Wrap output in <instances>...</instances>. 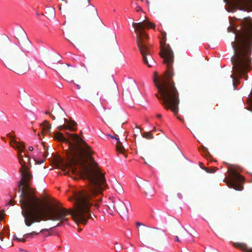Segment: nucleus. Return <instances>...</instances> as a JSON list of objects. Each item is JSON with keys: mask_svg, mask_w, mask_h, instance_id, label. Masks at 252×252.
Listing matches in <instances>:
<instances>
[{"mask_svg": "<svg viewBox=\"0 0 252 252\" xmlns=\"http://www.w3.org/2000/svg\"><path fill=\"white\" fill-rule=\"evenodd\" d=\"M144 187V193L145 195L153 196L154 195V189L153 186L148 182H146L143 185Z\"/></svg>", "mask_w": 252, "mask_h": 252, "instance_id": "18", "label": "nucleus"}, {"mask_svg": "<svg viewBox=\"0 0 252 252\" xmlns=\"http://www.w3.org/2000/svg\"><path fill=\"white\" fill-rule=\"evenodd\" d=\"M155 129H156V127H154L153 129V130H155Z\"/></svg>", "mask_w": 252, "mask_h": 252, "instance_id": "55", "label": "nucleus"}, {"mask_svg": "<svg viewBox=\"0 0 252 252\" xmlns=\"http://www.w3.org/2000/svg\"><path fill=\"white\" fill-rule=\"evenodd\" d=\"M229 176L227 179L224 182L227 185L236 190L241 191L243 189L244 178L241 176L238 172L233 168L228 169Z\"/></svg>", "mask_w": 252, "mask_h": 252, "instance_id": "7", "label": "nucleus"}, {"mask_svg": "<svg viewBox=\"0 0 252 252\" xmlns=\"http://www.w3.org/2000/svg\"><path fill=\"white\" fill-rule=\"evenodd\" d=\"M24 150H25V149ZM33 150V147L31 146L29 148V150L28 151H27L26 152H25V151H24L22 153V155L23 156V158L24 157V156L26 157V158H30V156H31V155L30 154V152H32Z\"/></svg>", "mask_w": 252, "mask_h": 252, "instance_id": "23", "label": "nucleus"}, {"mask_svg": "<svg viewBox=\"0 0 252 252\" xmlns=\"http://www.w3.org/2000/svg\"><path fill=\"white\" fill-rule=\"evenodd\" d=\"M57 68L64 75H69L74 69L73 67L69 66L68 64H62Z\"/></svg>", "mask_w": 252, "mask_h": 252, "instance_id": "16", "label": "nucleus"}, {"mask_svg": "<svg viewBox=\"0 0 252 252\" xmlns=\"http://www.w3.org/2000/svg\"><path fill=\"white\" fill-rule=\"evenodd\" d=\"M162 37L160 40V56L163 59V62L166 65V71L163 76L158 77L157 72L154 74V82L158 90L155 95L161 101V104L165 109L171 110L175 115L179 112L180 103L179 94L172 80L174 75L172 64L174 62L173 52L168 44H166V34L161 33Z\"/></svg>", "mask_w": 252, "mask_h": 252, "instance_id": "3", "label": "nucleus"}, {"mask_svg": "<svg viewBox=\"0 0 252 252\" xmlns=\"http://www.w3.org/2000/svg\"><path fill=\"white\" fill-rule=\"evenodd\" d=\"M11 133H15V132H14V131H12L11 132Z\"/></svg>", "mask_w": 252, "mask_h": 252, "instance_id": "52", "label": "nucleus"}, {"mask_svg": "<svg viewBox=\"0 0 252 252\" xmlns=\"http://www.w3.org/2000/svg\"><path fill=\"white\" fill-rule=\"evenodd\" d=\"M157 117L158 118H160L161 117V114H158L157 115Z\"/></svg>", "mask_w": 252, "mask_h": 252, "instance_id": "46", "label": "nucleus"}, {"mask_svg": "<svg viewBox=\"0 0 252 252\" xmlns=\"http://www.w3.org/2000/svg\"><path fill=\"white\" fill-rule=\"evenodd\" d=\"M142 135L144 138H145L148 139H153L154 137L151 131L143 132L142 133Z\"/></svg>", "mask_w": 252, "mask_h": 252, "instance_id": "25", "label": "nucleus"}, {"mask_svg": "<svg viewBox=\"0 0 252 252\" xmlns=\"http://www.w3.org/2000/svg\"><path fill=\"white\" fill-rule=\"evenodd\" d=\"M177 119H179L180 121L182 122H184V120L181 119L180 117H179V116L177 117Z\"/></svg>", "mask_w": 252, "mask_h": 252, "instance_id": "43", "label": "nucleus"}, {"mask_svg": "<svg viewBox=\"0 0 252 252\" xmlns=\"http://www.w3.org/2000/svg\"><path fill=\"white\" fill-rule=\"evenodd\" d=\"M15 200H13V199H11L9 202V204L10 205H13L14 204H15Z\"/></svg>", "mask_w": 252, "mask_h": 252, "instance_id": "35", "label": "nucleus"}, {"mask_svg": "<svg viewBox=\"0 0 252 252\" xmlns=\"http://www.w3.org/2000/svg\"><path fill=\"white\" fill-rule=\"evenodd\" d=\"M155 129H156V127H154L153 129V130H155Z\"/></svg>", "mask_w": 252, "mask_h": 252, "instance_id": "56", "label": "nucleus"}, {"mask_svg": "<svg viewBox=\"0 0 252 252\" xmlns=\"http://www.w3.org/2000/svg\"><path fill=\"white\" fill-rule=\"evenodd\" d=\"M233 247L237 249H239L243 252H252V248L249 247L246 243H236L230 242Z\"/></svg>", "mask_w": 252, "mask_h": 252, "instance_id": "15", "label": "nucleus"}, {"mask_svg": "<svg viewBox=\"0 0 252 252\" xmlns=\"http://www.w3.org/2000/svg\"><path fill=\"white\" fill-rule=\"evenodd\" d=\"M57 128L59 130H62L63 129H67V127H66V125H65V124H63V125H61L60 126H59L57 127Z\"/></svg>", "mask_w": 252, "mask_h": 252, "instance_id": "30", "label": "nucleus"}, {"mask_svg": "<svg viewBox=\"0 0 252 252\" xmlns=\"http://www.w3.org/2000/svg\"><path fill=\"white\" fill-rule=\"evenodd\" d=\"M132 26L135 30L136 43L142 56L143 61L149 67H151L155 62L152 56L151 46L148 42L149 36L144 30L145 28H154L155 26L152 23L144 20L137 23L133 22Z\"/></svg>", "mask_w": 252, "mask_h": 252, "instance_id": "6", "label": "nucleus"}, {"mask_svg": "<svg viewBox=\"0 0 252 252\" xmlns=\"http://www.w3.org/2000/svg\"><path fill=\"white\" fill-rule=\"evenodd\" d=\"M202 151L203 153L205 154V156L207 157L208 155H210V153L208 151V150L207 148H206L204 147H203Z\"/></svg>", "mask_w": 252, "mask_h": 252, "instance_id": "31", "label": "nucleus"}, {"mask_svg": "<svg viewBox=\"0 0 252 252\" xmlns=\"http://www.w3.org/2000/svg\"><path fill=\"white\" fill-rule=\"evenodd\" d=\"M239 9L246 11H252V0H233Z\"/></svg>", "mask_w": 252, "mask_h": 252, "instance_id": "11", "label": "nucleus"}, {"mask_svg": "<svg viewBox=\"0 0 252 252\" xmlns=\"http://www.w3.org/2000/svg\"><path fill=\"white\" fill-rule=\"evenodd\" d=\"M174 153V154L173 155V156L178 157L179 158L185 157L177 145H175Z\"/></svg>", "mask_w": 252, "mask_h": 252, "instance_id": "21", "label": "nucleus"}, {"mask_svg": "<svg viewBox=\"0 0 252 252\" xmlns=\"http://www.w3.org/2000/svg\"><path fill=\"white\" fill-rule=\"evenodd\" d=\"M49 231V229H41L40 231V233H43L45 231Z\"/></svg>", "mask_w": 252, "mask_h": 252, "instance_id": "38", "label": "nucleus"}, {"mask_svg": "<svg viewBox=\"0 0 252 252\" xmlns=\"http://www.w3.org/2000/svg\"><path fill=\"white\" fill-rule=\"evenodd\" d=\"M4 215V210H0V220H2L3 219Z\"/></svg>", "mask_w": 252, "mask_h": 252, "instance_id": "32", "label": "nucleus"}, {"mask_svg": "<svg viewBox=\"0 0 252 252\" xmlns=\"http://www.w3.org/2000/svg\"><path fill=\"white\" fill-rule=\"evenodd\" d=\"M136 128H137L138 129H140V132H141V129H140V127L138 126H136Z\"/></svg>", "mask_w": 252, "mask_h": 252, "instance_id": "47", "label": "nucleus"}, {"mask_svg": "<svg viewBox=\"0 0 252 252\" xmlns=\"http://www.w3.org/2000/svg\"><path fill=\"white\" fill-rule=\"evenodd\" d=\"M38 233L35 232V231H32L31 233H27L25 235H24V237L26 238H28L31 236H33L35 235H37Z\"/></svg>", "mask_w": 252, "mask_h": 252, "instance_id": "28", "label": "nucleus"}, {"mask_svg": "<svg viewBox=\"0 0 252 252\" xmlns=\"http://www.w3.org/2000/svg\"><path fill=\"white\" fill-rule=\"evenodd\" d=\"M131 235H132V234L131 232H130V236H131Z\"/></svg>", "mask_w": 252, "mask_h": 252, "instance_id": "53", "label": "nucleus"}, {"mask_svg": "<svg viewBox=\"0 0 252 252\" xmlns=\"http://www.w3.org/2000/svg\"><path fill=\"white\" fill-rule=\"evenodd\" d=\"M115 249L117 252H119L122 250V246L121 244H119L117 243L115 244Z\"/></svg>", "mask_w": 252, "mask_h": 252, "instance_id": "29", "label": "nucleus"}, {"mask_svg": "<svg viewBox=\"0 0 252 252\" xmlns=\"http://www.w3.org/2000/svg\"><path fill=\"white\" fill-rule=\"evenodd\" d=\"M81 6L82 9H84L85 12L88 16L90 23L94 24L101 22V20L97 14L96 9L93 5L90 3V0H86L81 3Z\"/></svg>", "mask_w": 252, "mask_h": 252, "instance_id": "8", "label": "nucleus"}, {"mask_svg": "<svg viewBox=\"0 0 252 252\" xmlns=\"http://www.w3.org/2000/svg\"><path fill=\"white\" fill-rule=\"evenodd\" d=\"M50 158H61V157H60V156H57L56 157L55 156H54V157H53V153H52Z\"/></svg>", "mask_w": 252, "mask_h": 252, "instance_id": "41", "label": "nucleus"}, {"mask_svg": "<svg viewBox=\"0 0 252 252\" xmlns=\"http://www.w3.org/2000/svg\"><path fill=\"white\" fill-rule=\"evenodd\" d=\"M32 161L35 162V164H41L45 161V158H32Z\"/></svg>", "mask_w": 252, "mask_h": 252, "instance_id": "26", "label": "nucleus"}, {"mask_svg": "<svg viewBox=\"0 0 252 252\" xmlns=\"http://www.w3.org/2000/svg\"><path fill=\"white\" fill-rule=\"evenodd\" d=\"M64 123H66L67 129L72 131H75L76 128L75 126H77V123L74 120L68 121L67 119H63Z\"/></svg>", "mask_w": 252, "mask_h": 252, "instance_id": "19", "label": "nucleus"}, {"mask_svg": "<svg viewBox=\"0 0 252 252\" xmlns=\"http://www.w3.org/2000/svg\"><path fill=\"white\" fill-rule=\"evenodd\" d=\"M108 136H110L111 138L116 139L117 141V145L116 146V149L117 152L119 153L118 156H120L121 157L124 156L125 158H126L128 156V155L126 154V153L122 144L120 142L119 139L116 137H115V136H113L112 135H108Z\"/></svg>", "mask_w": 252, "mask_h": 252, "instance_id": "14", "label": "nucleus"}, {"mask_svg": "<svg viewBox=\"0 0 252 252\" xmlns=\"http://www.w3.org/2000/svg\"><path fill=\"white\" fill-rule=\"evenodd\" d=\"M56 114L57 116L60 117H64L66 115L65 112L60 107L57 109Z\"/></svg>", "mask_w": 252, "mask_h": 252, "instance_id": "22", "label": "nucleus"}, {"mask_svg": "<svg viewBox=\"0 0 252 252\" xmlns=\"http://www.w3.org/2000/svg\"><path fill=\"white\" fill-rule=\"evenodd\" d=\"M175 241L177 242H180V243L182 242L179 239L178 236H176Z\"/></svg>", "mask_w": 252, "mask_h": 252, "instance_id": "39", "label": "nucleus"}, {"mask_svg": "<svg viewBox=\"0 0 252 252\" xmlns=\"http://www.w3.org/2000/svg\"><path fill=\"white\" fill-rule=\"evenodd\" d=\"M36 15H37V16H38L39 15V14L38 13H37V14H36Z\"/></svg>", "mask_w": 252, "mask_h": 252, "instance_id": "54", "label": "nucleus"}, {"mask_svg": "<svg viewBox=\"0 0 252 252\" xmlns=\"http://www.w3.org/2000/svg\"><path fill=\"white\" fill-rule=\"evenodd\" d=\"M204 169L208 173L210 172V171L209 170V169L207 167L204 168Z\"/></svg>", "mask_w": 252, "mask_h": 252, "instance_id": "42", "label": "nucleus"}, {"mask_svg": "<svg viewBox=\"0 0 252 252\" xmlns=\"http://www.w3.org/2000/svg\"><path fill=\"white\" fill-rule=\"evenodd\" d=\"M114 188L115 190L119 193L122 192L123 191V189L122 186L118 183H116L114 184Z\"/></svg>", "mask_w": 252, "mask_h": 252, "instance_id": "24", "label": "nucleus"}, {"mask_svg": "<svg viewBox=\"0 0 252 252\" xmlns=\"http://www.w3.org/2000/svg\"><path fill=\"white\" fill-rule=\"evenodd\" d=\"M113 208L116 210L121 216H126L127 213V209L124 203L120 200L114 202Z\"/></svg>", "mask_w": 252, "mask_h": 252, "instance_id": "12", "label": "nucleus"}, {"mask_svg": "<svg viewBox=\"0 0 252 252\" xmlns=\"http://www.w3.org/2000/svg\"><path fill=\"white\" fill-rule=\"evenodd\" d=\"M1 139H2L3 140L5 141V138H4V137H1Z\"/></svg>", "mask_w": 252, "mask_h": 252, "instance_id": "49", "label": "nucleus"}, {"mask_svg": "<svg viewBox=\"0 0 252 252\" xmlns=\"http://www.w3.org/2000/svg\"><path fill=\"white\" fill-rule=\"evenodd\" d=\"M136 225L137 226H144L143 227L141 228V232L143 237L145 238H149L152 240H155L160 234L161 231L157 228H152L146 226L144 224L139 222H137Z\"/></svg>", "mask_w": 252, "mask_h": 252, "instance_id": "9", "label": "nucleus"}, {"mask_svg": "<svg viewBox=\"0 0 252 252\" xmlns=\"http://www.w3.org/2000/svg\"><path fill=\"white\" fill-rule=\"evenodd\" d=\"M182 252H189L188 250H184Z\"/></svg>", "mask_w": 252, "mask_h": 252, "instance_id": "48", "label": "nucleus"}, {"mask_svg": "<svg viewBox=\"0 0 252 252\" xmlns=\"http://www.w3.org/2000/svg\"><path fill=\"white\" fill-rule=\"evenodd\" d=\"M4 237L3 234L0 233V241H1L2 243L4 241Z\"/></svg>", "mask_w": 252, "mask_h": 252, "instance_id": "36", "label": "nucleus"}, {"mask_svg": "<svg viewBox=\"0 0 252 252\" xmlns=\"http://www.w3.org/2000/svg\"><path fill=\"white\" fill-rule=\"evenodd\" d=\"M144 163L148 165L151 166L153 164H154L155 162L152 160L151 158H147V160H144Z\"/></svg>", "mask_w": 252, "mask_h": 252, "instance_id": "27", "label": "nucleus"}, {"mask_svg": "<svg viewBox=\"0 0 252 252\" xmlns=\"http://www.w3.org/2000/svg\"><path fill=\"white\" fill-rule=\"evenodd\" d=\"M45 113L47 115H49V116L51 114L49 111H46Z\"/></svg>", "mask_w": 252, "mask_h": 252, "instance_id": "45", "label": "nucleus"}, {"mask_svg": "<svg viewBox=\"0 0 252 252\" xmlns=\"http://www.w3.org/2000/svg\"><path fill=\"white\" fill-rule=\"evenodd\" d=\"M231 24L228 32H233L235 35L231 43L234 51L231 58L234 74L231 77L234 89H236L240 79L243 76L247 80L248 73L252 69V19L250 17L243 19L232 17Z\"/></svg>", "mask_w": 252, "mask_h": 252, "instance_id": "2", "label": "nucleus"}, {"mask_svg": "<svg viewBox=\"0 0 252 252\" xmlns=\"http://www.w3.org/2000/svg\"><path fill=\"white\" fill-rule=\"evenodd\" d=\"M178 234L183 238H185L188 236H191V234L189 233L184 227H183L182 229L179 230Z\"/></svg>", "mask_w": 252, "mask_h": 252, "instance_id": "20", "label": "nucleus"}, {"mask_svg": "<svg viewBox=\"0 0 252 252\" xmlns=\"http://www.w3.org/2000/svg\"><path fill=\"white\" fill-rule=\"evenodd\" d=\"M76 87L77 89H80L81 88L80 86L78 84H76Z\"/></svg>", "mask_w": 252, "mask_h": 252, "instance_id": "44", "label": "nucleus"}, {"mask_svg": "<svg viewBox=\"0 0 252 252\" xmlns=\"http://www.w3.org/2000/svg\"><path fill=\"white\" fill-rule=\"evenodd\" d=\"M7 137L10 138L9 145L15 150L18 151V158H23L22 153L25 149V145L23 142H18L15 139V136L9 133L6 134Z\"/></svg>", "mask_w": 252, "mask_h": 252, "instance_id": "10", "label": "nucleus"}, {"mask_svg": "<svg viewBox=\"0 0 252 252\" xmlns=\"http://www.w3.org/2000/svg\"><path fill=\"white\" fill-rule=\"evenodd\" d=\"M14 239L15 240H18L19 242H25V238H19L16 237L15 236H14Z\"/></svg>", "mask_w": 252, "mask_h": 252, "instance_id": "33", "label": "nucleus"}, {"mask_svg": "<svg viewBox=\"0 0 252 252\" xmlns=\"http://www.w3.org/2000/svg\"><path fill=\"white\" fill-rule=\"evenodd\" d=\"M6 246V244L4 243V242H2L0 244V247L1 248H3L4 247H5Z\"/></svg>", "mask_w": 252, "mask_h": 252, "instance_id": "37", "label": "nucleus"}, {"mask_svg": "<svg viewBox=\"0 0 252 252\" xmlns=\"http://www.w3.org/2000/svg\"><path fill=\"white\" fill-rule=\"evenodd\" d=\"M103 109H104V110H106V108H105L104 107H103Z\"/></svg>", "mask_w": 252, "mask_h": 252, "instance_id": "51", "label": "nucleus"}, {"mask_svg": "<svg viewBox=\"0 0 252 252\" xmlns=\"http://www.w3.org/2000/svg\"><path fill=\"white\" fill-rule=\"evenodd\" d=\"M86 96L93 104H97L100 102L101 97L95 90L89 91L86 94Z\"/></svg>", "mask_w": 252, "mask_h": 252, "instance_id": "13", "label": "nucleus"}, {"mask_svg": "<svg viewBox=\"0 0 252 252\" xmlns=\"http://www.w3.org/2000/svg\"><path fill=\"white\" fill-rule=\"evenodd\" d=\"M70 83H74V80H71L70 81Z\"/></svg>", "mask_w": 252, "mask_h": 252, "instance_id": "50", "label": "nucleus"}, {"mask_svg": "<svg viewBox=\"0 0 252 252\" xmlns=\"http://www.w3.org/2000/svg\"><path fill=\"white\" fill-rule=\"evenodd\" d=\"M45 152L44 153L43 158H47L48 156H49V153L48 150H47L45 148Z\"/></svg>", "mask_w": 252, "mask_h": 252, "instance_id": "34", "label": "nucleus"}, {"mask_svg": "<svg viewBox=\"0 0 252 252\" xmlns=\"http://www.w3.org/2000/svg\"><path fill=\"white\" fill-rule=\"evenodd\" d=\"M40 126L43 135L46 133L51 132V125L49 123L48 121H44L40 124Z\"/></svg>", "mask_w": 252, "mask_h": 252, "instance_id": "17", "label": "nucleus"}, {"mask_svg": "<svg viewBox=\"0 0 252 252\" xmlns=\"http://www.w3.org/2000/svg\"><path fill=\"white\" fill-rule=\"evenodd\" d=\"M17 39L23 45V48L11 43L9 38L4 36L0 41V59L5 66L17 74H24L28 72L30 65L26 60L25 52L31 48V42L26 32L22 29L19 31Z\"/></svg>", "mask_w": 252, "mask_h": 252, "instance_id": "4", "label": "nucleus"}, {"mask_svg": "<svg viewBox=\"0 0 252 252\" xmlns=\"http://www.w3.org/2000/svg\"><path fill=\"white\" fill-rule=\"evenodd\" d=\"M50 117L53 119V120H56V117L55 116L51 114Z\"/></svg>", "mask_w": 252, "mask_h": 252, "instance_id": "40", "label": "nucleus"}, {"mask_svg": "<svg viewBox=\"0 0 252 252\" xmlns=\"http://www.w3.org/2000/svg\"><path fill=\"white\" fill-rule=\"evenodd\" d=\"M94 159L52 158L55 166L62 170H65L68 167L74 170V166L79 168L82 178L88 181L89 187L74 193L72 198L75 200L74 209L60 207L47 212L44 203L34 194L30 187V182L32 178L29 171L31 158H19L22 178L19 183L18 191L21 192V214L26 225L30 227L42 220H51L59 222L52 228L60 227L68 222V217L70 215L76 222L86 224L89 219L91 218L92 207H99L97 203H94L97 200L95 199L96 195L101 193L106 186L104 174Z\"/></svg>", "mask_w": 252, "mask_h": 252, "instance_id": "1", "label": "nucleus"}, {"mask_svg": "<svg viewBox=\"0 0 252 252\" xmlns=\"http://www.w3.org/2000/svg\"><path fill=\"white\" fill-rule=\"evenodd\" d=\"M67 137L63 136V134L57 132L54 133L55 138L68 144V150L71 158H93L96 156L95 152L93 151L91 148L77 134H70L66 132Z\"/></svg>", "mask_w": 252, "mask_h": 252, "instance_id": "5", "label": "nucleus"}]
</instances>
